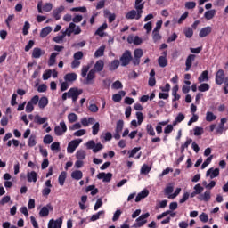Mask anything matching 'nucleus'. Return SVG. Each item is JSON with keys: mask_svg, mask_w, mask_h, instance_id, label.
Returning a JSON list of instances; mask_svg holds the SVG:
<instances>
[{"mask_svg": "<svg viewBox=\"0 0 228 228\" xmlns=\"http://www.w3.org/2000/svg\"><path fill=\"white\" fill-rule=\"evenodd\" d=\"M65 181H67V172L62 171L58 177V183L60 186H64L65 185Z\"/></svg>", "mask_w": 228, "mask_h": 228, "instance_id": "nucleus-35", "label": "nucleus"}, {"mask_svg": "<svg viewBox=\"0 0 228 228\" xmlns=\"http://www.w3.org/2000/svg\"><path fill=\"white\" fill-rule=\"evenodd\" d=\"M101 129V125L99 122H96L93 126H92V134L93 136H97L99 134V130Z\"/></svg>", "mask_w": 228, "mask_h": 228, "instance_id": "nucleus-47", "label": "nucleus"}, {"mask_svg": "<svg viewBox=\"0 0 228 228\" xmlns=\"http://www.w3.org/2000/svg\"><path fill=\"white\" fill-rule=\"evenodd\" d=\"M51 31H53V28H51V27H45V28H42V30L40 32L41 38H45V37H47V35H49V33H51Z\"/></svg>", "mask_w": 228, "mask_h": 228, "instance_id": "nucleus-44", "label": "nucleus"}, {"mask_svg": "<svg viewBox=\"0 0 228 228\" xmlns=\"http://www.w3.org/2000/svg\"><path fill=\"white\" fill-rule=\"evenodd\" d=\"M106 29H108V24L107 23H103L95 31V35H97L98 37H104V31H106Z\"/></svg>", "mask_w": 228, "mask_h": 228, "instance_id": "nucleus-31", "label": "nucleus"}, {"mask_svg": "<svg viewBox=\"0 0 228 228\" xmlns=\"http://www.w3.org/2000/svg\"><path fill=\"white\" fill-rule=\"evenodd\" d=\"M28 145V147H35L37 145V135L32 134L29 136Z\"/></svg>", "mask_w": 228, "mask_h": 228, "instance_id": "nucleus-49", "label": "nucleus"}, {"mask_svg": "<svg viewBox=\"0 0 228 228\" xmlns=\"http://www.w3.org/2000/svg\"><path fill=\"white\" fill-rule=\"evenodd\" d=\"M77 79V75L76 73H68L64 76V80L68 83H72Z\"/></svg>", "mask_w": 228, "mask_h": 228, "instance_id": "nucleus-32", "label": "nucleus"}, {"mask_svg": "<svg viewBox=\"0 0 228 228\" xmlns=\"http://www.w3.org/2000/svg\"><path fill=\"white\" fill-rule=\"evenodd\" d=\"M193 61H195V55L194 54H190L185 61V72H188L190 69H191V65H193Z\"/></svg>", "mask_w": 228, "mask_h": 228, "instance_id": "nucleus-19", "label": "nucleus"}, {"mask_svg": "<svg viewBox=\"0 0 228 228\" xmlns=\"http://www.w3.org/2000/svg\"><path fill=\"white\" fill-rule=\"evenodd\" d=\"M184 118H185L184 114L179 113L176 116L175 121H173V126H176L177 124H181V122H183V120H184Z\"/></svg>", "mask_w": 228, "mask_h": 228, "instance_id": "nucleus-46", "label": "nucleus"}, {"mask_svg": "<svg viewBox=\"0 0 228 228\" xmlns=\"http://www.w3.org/2000/svg\"><path fill=\"white\" fill-rule=\"evenodd\" d=\"M71 177L75 179V181H81V179H83V172L81 170H75L71 173Z\"/></svg>", "mask_w": 228, "mask_h": 228, "instance_id": "nucleus-38", "label": "nucleus"}, {"mask_svg": "<svg viewBox=\"0 0 228 228\" xmlns=\"http://www.w3.org/2000/svg\"><path fill=\"white\" fill-rule=\"evenodd\" d=\"M151 167H149L147 164H143L142 168H141V174L147 175L149 172H151Z\"/></svg>", "mask_w": 228, "mask_h": 228, "instance_id": "nucleus-63", "label": "nucleus"}, {"mask_svg": "<svg viewBox=\"0 0 228 228\" xmlns=\"http://www.w3.org/2000/svg\"><path fill=\"white\" fill-rule=\"evenodd\" d=\"M181 188H176L174 192V185H167L164 190V193L167 195V199H175L179 193H181Z\"/></svg>", "mask_w": 228, "mask_h": 228, "instance_id": "nucleus-1", "label": "nucleus"}, {"mask_svg": "<svg viewBox=\"0 0 228 228\" xmlns=\"http://www.w3.org/2000/svg\"><path fill=\"white\" fill-rule=\"evenodd\" d=\"M38 174L35 171H30L27 173V179L28 183H37V178Z\"/></svg>", "mask_w": 228, "mask_h": 228, "instance_id": "nucleus-22", "label": "nucleus"}, {"mask_svg": "<svg viewBox=\"0 0 228 228\" xmlns=\"http://www.w3.org/2000/svg\"><path fill=\"white\" fill-rule=\"evenodd\" d=\"M104 13V17H109V22L111 24V22H113L115 20V19L117 18V16L115 15V13L110 12L109 10H104L103 11Z\"/></svg>", "mask_w": 228, "mask_h": 228, "instance_id": "nucleus-43", "label": "nucleus"}, {"mask_svg": "<svg viewBox=\"0 0 228 228\" xmlns=\"http://www.w3.org/2000/svg\"><path fill=\"white\" fill-rule=\"evenodd\" d=\"M111 88L112 90H121V88H124V86L122 85V82L117 80L112 84Z\"/></svg>", "mask_w": 228, "mask_h": 228, "instance_id": "nucleus-53", "label": "nucleus"}, {"mask_svg": "<svg viewBox=\"0 0 228 228\" xmlns=\"http://www.w3.org/2000/svg\"><path fill=\"white\" fill-rule=\"evenodd\" d=\"M122 129H124V121L118 120L117 122L116 133H122Z\"/></svg>", "mask_w": 228, "mask_h": 228, "instance_id": "nucleus-61", "label": "nucleus"}, {"mask_svg": "<svg viewBox=\"0 0 228 228\" xmlns=\"http://www.w3.org/2000/svg\"><path fill=\"white\" fill-rule=\"evenodd\" d=\"M76 158L77 159H85L86 158V151L84 150H79L76 153Z\"/></svg>", "mask_w": 228, "mask_h": 228, "instance_id": "nucleus-50", "label": "nucleus"}, {"mask_svg": "<svg viewBox=\"0 0 228 228\" xmlns=\"http://www.w3.org/2000/svg\"><path fill=\"white\" fill-rule=\"evenodd\" d=\"M128 44H134V45H140L142 44V38L138 36H129L127 37Z\"/></svg>", "mask_w": 228, "mask_h": 228, "instance_id": "nucleus-20", "label": "nucleus"}, {"mask_svg": "<svg viewBox=\"0 0 228 228\" xmlns=\"http://www.w3.org/2000/svg\"><path fill=\"white\" fill-rule=\"evenodd\" d=\"M58 54L60 53L56 52L51 53L48 60V67H53L56 63V58L58 57Z\"/></svg>", "mask_w": 228, "mask_h": 228, "instance_id": "nucleus-37", "label": "nucleus"}, {"mask_svg": "<svg viewBox=\"0 0 228 228\" xmlns=\"http://www.w3.org/2000/svg\"><path fill=\"white\" fill-rule=\"evenodd\" d=\"M63 225V217H59L58 219H51L48 223V228H61Z\"/></svg>", "mask_w": 228, "mask_h": 228, "instance_id": "nucleus-11", "label": "nucleus"}, {"mask_svg": "<svg viewBox=\"0 0 228 228\" xmlns=\"http://www.w3.org/2000/svg\"><path fill=\"white\" fill-rule=\"evenodd\" d=\"M53 209H54V208H53V205H51V204H47V205L44 206L39 211V216L41 218H45L46 216H49V212L53 211Z\"/></svg>", "mask_w": 228, "mask_h": 228, "instance_id": "nucleus-10", "label": "nucleus"}, {"mask_svg": "<svg viewBox=\"0 0 228 228\" xmlns=\"http://www.w3.org/2000/svg\"><path fill=\"white\" fill-rule=\"evenodd\" d=\"M106 50L105 45L100 46L94 53V58H101V56H104V51Z\"/></svg>", "mask_w": 228, "mask_h": 228, "instance_id": "nucleus-41", "label": "nucleus"}, {"mask_svg": "<svg viewBox=\"0 0 228 228\" xmlns=\"http://www.w3.org/2000/svg\"><path fill=\"white\" fill-rule=\"evenodd\" d=\"M120 65V61L118 60H114L110 65V70H117Z\"/></svg>", "mask_w": 228, "mask_h": 228, "instance_id": "nucleus-59", "label": "nucleus"}, {"mask_svg": "<svg viewBox=\"0 0 228 228\" xmlns=\"http://www.w3.org/2000/svg\"><path fill=\"white\" fill-rule=\"evenodd\" d=\"M219 175H220L219 168L211 167L206 173V176L210 177V179H215V177H218Z\"/></svg>", "mask_w": 228, "mask_h": 228, "instance_id": "nucleus-14", "label": "nucleus"}, {"mask_svg": "<svg viewBox=\"0 0 228 228\" xmlns=\"http://www.w3.org/2000/svg\"><path fill=\"white\" fill-rule=\"evenodd\" d=\"M31 28V25L29 24V21H25V24L23 26L22 33L23 35H28L29 33V29Z\"/></svg>", "mask_w": 228, "mask_h": 228, "instance_id": "nucleus-60", "label": "nucleus"}, {"mask_svg": "<svg viewBox=\"0 0 228 228\" xmlns=\"http://www.w3.org/2000/svg\"><path fill=\"white\" fill-rule=\"evenodd\" d=\"M122 97H126V91H119L118 94L112 95V101L114 102H120Z\"/></svg>", "mask_w": 228, "mask_h": 228, "instance_id": "nucleus-24", "label": "nucleus"}, {"mask_svg": "<svg viewBox=\"0 0 228 228\" xmlns=\"http://www.w3.org/2000/svg\"><path fill=\"white\" fill-rule=\"evenodd\" d=\"M86 193H89L91 191V195H97L99 193V190L95 188V185H89L86 189Z\"/></svg>", "mask_w": 228, "mask_h": 228, "instance_id": "nucleus-45", "label": "nucleus"}, {"mask_svg": "<svg viewBox=\"0 0 228 228\" xmlns=\"http://www.w3.org/2000/svg\"><path fill=\"white\" fill-rule=\"evenodd\" d=\"M51 10H53V4L46 3L42 6V2H38V4H37L38 13H44V12H51Z\"/></svg>", "mask_w": 228, "mask_h": 228, "instance_id": "nucleus-9", "label": "nucleus"}, {"mask_svg": "<svg viewBox=\"0 0 228 228\" xmlns=\"http://www.w3.org/2000/svg\"><path fill=\"white\" fill-rule=\"evenodd\" d=\"M113 177V174L111 173H104V172H102V173H99L97 175V179H102L103 183H110V181H111Z\"/></svg>", "mask_w": 228, "mask_h": 228, "instance_id": "nucleus-15", "label": "nucleus"}, {"mask_svg": "<svg viewBox=\"0 0 228 228\" xmlns=\"http://www.w3.org/2000/svg\"><path fill=\"white\" fill-rule=\"evenodd\" d=\"M83 94V89H77V87H72L69 90V99H72L73 102H76L79 96Z\"/></svg>", "mask_w": 228, "mask_h": 228, "instance_id": "nucleus-6", "label": "nucleus"}, {"mask_svg": "<svg viewBox=\"0 0 228 228\" xmlns=\"http://www.w3.org/2000/svg\"><path fill=\"white\" fill-rule=\"evenodd\" d=\"M211 31H212L211 27H205L200 31L199 35H200V38H204V37H208V35H209V33H211Z\"/></svg>", "mask_w": 228, "mask_h": 228, "instance_id": "nucleus-39", "label": "nucleus"}, {"mask_svg": "<svg viewBox=\"0 0 228 228\" xmlns=\"http://www.w3.org/2000/svg\"><path fill=\"white\" fill-rule=\"evenodd\" d=\"M194 191L198 194V195H201L202 191H204V187H202V185H200V183H197L194 186Z\"/></svg>", "mask_w": 228, "mask_h": 228, "instance_id": "nucleus-62", "label": "nucleus"}, {"mask_svg": "<svg viewBox=\"0 0 228 228\" xmlns=\"http://www.w3.org/2000/svg\"><path fill=\"white\" fill-rule=\"evenodd\" d=\"M49 104V99L45 96L39 98L38 108L44 110Z\"/></svg>", "mask_w": 228, "mask_h": 228, "instance_id": "nucleus-26", "label": "nucleus"}, {"mask_svg": "<svg viewBox=\"0 0 228 228\" xmlns=\"http://www.w3.org/2000/svg\"><path fill=\"white\" fill-rule=\"evenodd\" d=\"M146 197H149V190L144 189L137 194L135 202H140L141 200H143V199H146Z\"/></svg>", "mask_w": 228, "mask_h": 228, "instance_id": "nucleus-21", "label": "nucleus"}, {"mask_svg": "<svg viewBox=\"0 0 228 228\" xmlns=\"http://www.w3.org/2000/svg\"><path fill=\"white\" fill-rule=\"evenodd\" d=\"M143 0H135V10L138 12L137 19H142V13H143Z\"/></svg>", "mask_w": 228, "mask_h": 228, "instance_id": "nucleus-16", "label": "nucleus"}, {"mask_svg": "<svg viewBox=\"0 0 228 228\" xmlns=\"http://www.w3.org/2000/svg\"><path fill=\"white\" fill-rule=\"evenodd\" d=\"M152 38L155 43L159 42V40H161V35L159 34V32L153 30Z\"/></svg>", "mask_w": 228, "mask_h": 228, "instance_id": "nucleus-64", "label": "nucleus"}, {"mask_svg": "<svg viewBox=\"0 0 228 228\" xmlns=\"http://www.w3.org/2000/svg\"><path fill=\"white\" fill-rule=\"evenodd\" d=\"M158 63L159 67L165 68L168 65V61L167 60V52H164V56H160L158 59Z\"/></svg>", "mask_w": 228, "mask_h": 228, "instance_id": "nucleus-27", "label": "nucleus"}, {"mask_svg": "<svg viewBox=\"0 0 228 228\" xmlns=\"http://www.w3.org/2000/svg\"><path fill=\"white\" fill-rule=\"evenodd\" d=\"M216 118V115H214L213 112L208 111L206 114V120L207 122H213Z\"/></svg>", "mask_w": 228, "mask_h": 228, "instance_id": "nucleus-52", "label": "nucleus"}, {"mask_svg": "<svg viewBox=\"0 0 228 228\" xmlns=\"http://www.w3.org/2000/svg\"><path fill=\"white\" fill-rule=\"evenodd\" d=\"M81 143H83V139H75L70 141L67 147V152L69 154H74L76 149H77Z\"/></svg>", "mask_w": 228, "mask_h": 228, "instance_id": "nucleus-4", "label": "nucleus"}, {"mask_svg": "<svg viewBox=\"0 0 228 228\" xmlns=\"http://www.w3.org/2000/svg\"><path fill=\"white\" fill-rule=\"evenodd\" d=\"M67 133V124L65 121H61L59 125L54 127L55 136H63Z\"/></svg>", "mask_w": 228, "mask_h": 228, "instance_id": "nucleus-5", "label": "nucleus"}, {"mask_svg": "<svg viewBox=\"0 0 228 228\" xmlns=\"http://www.w3.org/2000/svg\"><path fill=\"white\" fill-rule=\"evenodd\" d=\"M44 54H45V51L38 47L34 48L32 51V58L38 59L40 56H44Z\"/></svg>", "mask_w": 228, "mask_h": 228, "instance_id": "nucleus-25", "label": "nucleus"}, {"mask_svg": "<svg viewBox=\"0 0 228 228\" xmlns=\"http://www.w3.org/2000/svg\"><path fill=\"white\" fill-rule=\"evenodd\" d=\"M216 85H224L225 83V72L223 69H219L216 74Z\"/></svg>", "mask_w": 228, "mask_h": 228, "instance_id": "nucleus-12", "label": "nucleus"}, {"mask_svg": "<svg viewBox=\"0 0 228 228\" xmlns=\"http://www.w3.org/2000/svg\"><path fill=\"white\" fill-rule=\"evenodd\" d=\"M94 79H95V71L94 69H91L89 71V73L87 74L86 82L92 83V81H94Z\"/></svg>", "mask_w": 228, "mask_h": 228, "instance_id": "nucleus-55", "label": "nucleus"}, {"mask_svg": "<svg viewBox=\"0 0 228 228\" xmlns=\"http://www.w3.org/2000/svg\"><path fill=\"white\" fill-rule=\"evenodd\" d=\"M76 28V24L75 23H69V28L64 31V34L67 37H70L72 35V33H74V29Z\"/></svg>", "mask_w": 228, "mask_h": 228, "instance_id": "nucleus-42", "label": "nucleus"}, {"mask_svg": "<svg viewBox=\"0 0 228 228\" xmlns=\"http://www.w3.org/2000/svg\"><path fill=\"white\" fill-rule=\"evenodd\" d=\"M77 116L76 115V113H70L68 115V120L69 122V124H74V122H77Z\"/></svg>", "mask_w": 228, "mask_h": 228, "instance_id": "nucleus-57", "label": "nucleus"}, {"mask_svg": "<svg viewBox=\"0 0 228 228\" xmlns=\"http://www.w3.org/2000/svg\"><path fill=\"white\" fill-rule=\"evenodd\" d=\"M86 147L88 150L93 151L94 154H97V152L102 151L104 149V145L101 144V142L95 144V141L90 140L86 143Z\"/></svg>", "mask_w": 228, "mask_h": 228, "instance_id": "nucleus-3", "label": "nucleus"}, {"mask_svg": "<svg viewBox=\"0 0 228 228\" xmlns=\"http://www.w3.org/2000/svg\"><path fill=\"white\" fill-rule=\"evenodd\" d=\"M126 19H128V20L135 19L136 20H140V18H138V11L136 12L134 10H132V11L128 12L126 14Z\"/></svg>", "mask_w": 228, "mask_h": 228, "instance_id": "nucleus-33", "label": "nucleus"}, {"mask_svg": "<svg viewBox=\"0 0 228 228\" xmlns=\"http://www.w3.org/2000/svg\"><path fill=\"white\" fill-rule=\"evenodd\" d=\"M50 148H51V151H53V152H60V151H61L59 142H53L51 144Z\"/></svg>", "mask_w": 228, "mask_h": 228, "instance_id": "nucleus-48", "label": "nucleus"}, {"mask_svg": "<svg viewBox=\"0 0 228 228\" xmlns=\"http://www.w3.org/2000/svg\"><path fill=\"white\" fill-rule=\"evenodd\" d=\"M177 92H179V86L175 85L172 88L173 102H175V101H179V99H181V95H179Z\"/></svg>", "mask_w": 228, "mask_h": 228, "instance_id": "nucleus-29", "label": "nucleus"}, {"mask_svg": "<svg viewBox=\"0 0 228 228\" xmlns=\"http://www.w3.org/2000/svg\"><path fill=\"white\" fill-rule=\"evenodd\" d=\"M209 88H210L209 84H206V83L200 84L198 86L199 92H208Z\"/></svg>", "mask_w": 228, "mask_h": 228, "instance_id": "nucleus-56", "label": "nucleus"}, {"mask_svg": "<svg viewBox=\"0 0 228 228\" xmlns=\"http://www.w3.org/2000/svg\"><path fill=\"white\" fill-rule=\"evenodd\" d=\"M48 120L47 117L42 118L40 115L37 114L34 117V122L35 124H38L39 126H42V124H45V122Z\"/></svg>", "mask_w": 228, "mask_h": 228, "instance_id": "nucleus-36", "label": "nucleus"}, {"mask_svg": "<svg viewBox=\"0 0 228 228\" xmlns=\"http://www.w3.org/2000/svg\"><path fill=\"white\" fill-rule=\"evenodd\" d=\"M64 10L65 7L63 5H61L53 11V17L55 18V20H60V19H61V12H63Z\"/></svg>", "mask_w": 228, "mask_h": 228, "instance_id": "nucleus-18", "label": "nucleus"}, {"mask_svg": "<svg viewBox=\"0 0 228 228\" xmlns=\"http://www.w3.org/2000/svg\"><path fill=\"white\" fill-rule=\"evenodd\" d=\"M151 216V214L149 212L141 215L137 219H136V224L134 225V227L138 228V227H143L147 224V218Z\"/></svg>", "mask_w": 228, "mask_h": 228, "instance_id": "nucleus-7", "label": "nucleus"}, {"mask_svg": "<svg viewBox=\"0 0 228 228\" xmlns=\"http://www.w3.org/2000/svg\"><path fill=\"white\" fill-rule=\"evenodd\" d=\"M216 15V11L215 9L205 12L204 17L207 20H211Z\"/></svg>", "mask_w": 228, "mask_h": 228, "instance_id": "nucleus-40", "label": "nucleus"}, {"mask_svg": "<svg viewBox=\"0 0 228 228\" xmlns=\"http://www.w3.org/2000/svg\"><path fill=\"white\" fill-rule=\"evenodd\" d=\"M82 126L84 127H88V126H91L92 124H95V118H83L80 120Z\"/></svg>", "mask_w": 228, "mask_h": 228, "instance_id": "nucleus-23", "label": "nucleus"}, {"mask_svg": "<svg viewBox=\"0 0 228 228\" xmlns=\"http://www.w3.org/2000/svg\"><path fill=\"white\" fill-rule=\"evenodd\" d=\"M213 161V155H210L207 159L202 163L201 165V170H204L208 165H211V162Z\"/></svg>", "mask_w": 228, "mask_h": 228, "instance_id": "nucleus-54", "label": "nucleus"}, {"mask_svg": "<svg viewBox=\"0 0 228 228\" xmlns=\"http://www.w3.org/2000/svg\"><path fill=\"white\" fill-rule=\"evenodd\" d=\"M168 215H170L171 218H175L176 213L172 212L170 210H167L166 212H163L162 214L157 216V220H161L162 218H165V216H168Z\"/></svg>", "mask_w": 228, "mask_h": 228, "instance_id": "nucleus-34", "label": "nucleus"}, {"mask_svg": "<svg viewBox=\"0 0 228 228\" xmlns=\"http://www.w3.org/2000/svg\"><path fill=\"white\" fill-rule=\"evenodd\" d=\"M39 102V96L38 95H34L28 102L25 107V111L26 113H33L35 110V107L37 104H38Z\"/></svg>", "mask_w": 228, "mask_h": 228, "instance_id": "nucleus-2", "label": "nucleus"}, {"mask_svg": "<svg viewBox=\"0 0 228 228\" xmlns=\"http://www.w3.org/2000/svg\"><path fill=\"white\" fill-rule=\"evenodd\" d=\"M198 81H199V83H204L206 81H209V71H208V70L203 71L200 75Z\"/></svg>", "mask_w": 228, "mask_h": 228, "instance_id": "nucleus-28", "label": "nucleus"}, {"mask_svg": "<svg viewBox=\"0 0 228 228\" xmlns=\"http://www.w3.org/2000/svg\"><path fill=\"white\" fill-rule=\"evenodd\" d=\"M131 60H133L131 52L129 50L125 51L120 58L122 67H126V65H129V63H131Z\"/></svg>", "mask_w": 228, "mask_h": 228, "instance_id": "nucleus-8", "label": "nucleus"}, {"mask_svg": "<svg viewBox=\"0 0 228 228\" xmlns=\"http://www.w3.org/2000/svg\"><path fill=\"white\" fill-rule=\"evenodd\" d=\"M104 69V61L102 60H99L94 66V72H101Z\"/></svg>", "mask_w": 228, "mask_h": 228, "instance_id": "nucleus-30", "label": "nucleus"}, {"mask_svg": "<svg viewBox=\"0 0 228 228\" xmlns=\"http://www.w3.org/2000/svg\"><path fill=\"white\" fill-rule=\"evenodd\" d=\"M194 136H202L204 134V128L200 126H196L194 129Z\"/></svg>", "mask_w": 228, "mask_h": 228, "instance_id": "nucleus-58", "label": "nucleus"}, {"mask_svg": "<svg viewBox=\"0 0 228 228\" xmlns=\"http://www.w3.org/2000/svg\"><path fill=\"white\" fill-rule=\"evenodd\" d=\"M45 188L42 190L43 197H48L51 193V188H53V183H51V179L46 180L45 183Z\"/></svg>", "mask_w": 228, "mask_h": 228, "instance_id": "nucleus-13", "label": "nucleus"}, {"mask_svg": "<svg viewBox=\"0 0 228 228\" xmlns=\"http://www.w3.org/2000/svg\"><path fill=\"white\" fill-rule=\"evenodd\" d=\"M198 200H200L201 202H209V200H211V191H206L204 193L199 195Z\"/></svg>", "mask_w": 228, "mask_h": 228, "instance_id": "nucleus-17", "label": "nucleus"}, {"mask_svg": "<svg viewBox=\"0 0 228 228\" xmlns=\"http://www.w3.org/2000/svg\"><path fill=\"white\" fill-rule=\"evenodd\" d=\"M104 213H105L104 210H102V211H99L96 214H94L91 216V222H95V221L99 220V218H101V216H104Z\"/></svg>", "mask_w": 228, "mask_h": 228, "instance_id": "nucleus-51", "label": "nucleus"}]
</instances>
